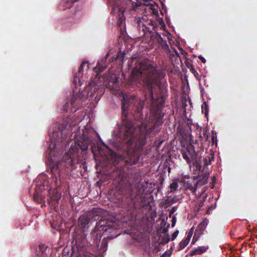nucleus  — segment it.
I'll return each mask as SVG.
<instances>
[{
    "label": "nucleus",
    "instance_id": "1a4fd4ad",
    "mask_svg": "<svg viewBox=\"0 0 257 257\" xmlns=\"http://www.w3.org/2000/svg\"><path fill=\"white\" fill-rule=\"evenodd\" d=\"M207 221L205 220L202 221L198 225L194 233L192 239V243L194 244L199 238L200 236L203 234L207 226Z\"/></svg>",
    "mask_w": 257,
    "mask_h": 257
},
{
    "label": "nucleus",
    "instance_id": "ddd939ff",
    "mask_svg": "<svg viewBox=\"0 0 257 257\" xmlns=\"http://www.w3.org/2000/svg\"><path fill=\"white\" fill-rule=\"evenodd\" d=\"M209 177V175L205 173L202 175H198L194 176L193 179L195 180L197 179V182L195 183L197 187H201L207 183Z\"/></svg>",
    "mask_w": 257,
    "mask_h": 257
},
{
    "label": "nucleus",
    "instance_id": "4468645a",
    "mask_svg": "<svg viewBox=\"0 0 257 257\" xmlns=\"http://www.w3.org/2000/svg\"><path fill=\"white\" fill-rule=\"evenodd\" d=\"M214 160V153L210 151L209 153H206L203 159V164L205 167L211 164L212 161Z\"/></svg>",
    "mask_w": 257,
    "mask_h": 257
},
{
    "label": "nucleus",
    "instance_id": "f8f14e48",
    "mask_svg": "<svg viewBox=\"0 0 257 257\" xmlns=\"http://www.w3.org/2000/svg\"><path fill=\"white\" fill-rule=\"evenodd\" d=\"M51 248L45 244H41L37 249V255L38 257H47L51 254Z\"/></svg>",
    "mask_w": 257,
    "mask_h": 257
},
{
    "label": "nucleus",
    "instance_id": "6e6552de",
    "mask_svg": "<svg viewBox=\"0 0 257 257\" xmlns=\"http://www.w3.org/2000/svg\"><path fill=\"white\" fill-rule=\"evenodd\" d=\"M84 68L88 69L89 68V63L88 61H83L78 68L77 72L74 73V78L73 82L75 85L78 84L81 86L82 83L80 80V78L83 76V72Z\"/></svg>",
    "mask_w": 257,
    "mask_h": 257
},
{
    "label": "nucleus",
    "instance_id": "39448f33",
    "mask_svg": "<svg viewBox=\"0 0 257 257\" xmlns=\"http://www.w3.org/2000/svg\"><path fill=\"white\" fill-rule=\"evenodd\" d=\"M189 156L192 159L193 165L195 166L196 169L200 172H203L204 168H202L200 158L194 150L193 146H191L186 149V151L182 152V157L183 159L188 163H190L191 160Z\"/></svg>",
    "mask_w": 257,
    "mask_h": 257
},
{
    "label": "nucleus",
    "instance_id": "393cba45",
    "mask_svg": "<svg viewBox=\"0 0 257 257\" xmlns=\"http://www.w3.org/2000/svg\"><path fill=\"white\" fill-rule=\"evenodd\" d=\"M178 187V184L176 181H173L170 185L171 191H175Z\"/></svg>",
    "mask_w": 257,
    "mask_h": 257
},
{
    "label": "nucleus",
    "instance_id": "9b49d317",
    "mask_svg": "<svg viewBox=\"0 0 257 257\" xmlns=\"http://www.w3.org/2000/svg\"><path fill=\"white\" fill-rule=\"evenodd\" d=\"M118 78L115 74L112 75L109 81L105 84L106 87L111 90H117L119 87Z\"/></svg>",
    "mask_w": 257,
    "mask_h": 257
},
{
    "label": "nucleus",
    "instance_id": "412c9836",
    "mask_svg": "<svg viewBox=\"0 0 257 257\" xmlns=\"http://www.w3.org/2000/svg\"><path fill=\"white\" fill-rule=\"evenodd\" d=\"M186 189L190 190L192 193H195L196 191L197 188H198L196 186V183L193 186L191 183L189 181H186L184 183Z\"/></svg>",
    "mask_w": 257,
    "mask_h": 257
},
{
    "label": "nucleus",
    "instance_id": "7c9ffc66",
    "mask_svg": "<svg viewBox=\"0 0 257 257\" xmlns=\"http://www.w3.org/2000/svg\"><path fill=\"white\" fill-rule=\"evenodd\" d=\"M193 74H194L195 77L198 79V80H200V78H201V76L198 74V73L197 72L196 70H195L193 73Z\"/></svg>",
    "mask_w": 257,
    "mask_h": 257
},
{
    "label": "nucleus",
    "instance_id": "4c0bfd02",
    "mask_svg": "<svg viewBox=\"0 0 257 257\" xmlns=\"http://www.w3.org/2000/svg\"><path fill=\"white\" fill-rule=\"evenodd\" d=\"M193 229H194L193 227L191 228L190 230L189 231V232L188 234L187 237H189V236H190V238L191 237L192 233H193Z\"/></svg>",
    "mask_w": 257,
    "mask_h": 257
},
{
    "label": "nucleus",
    "instance_id": "c756f323",
    "mask_svg": "<svg viewBox=\"0 0 257 257\" xmlns=\"http://www.w3.org/2000/svg\"><path fill=\"white\" fill-rule=\"evenodd\" d=\"M211 140H212V143L213 144H214L215 143L216 144H217V137H216V135H213L212 136Z\"/></svg>",
    "mask_w": 257,
    "mask_h": 257
},
{
    "label": "nucleus",
    "instance_id": "b1692460",
    "mask_svg": "<svg viewBox=\"0 0 257 257\" xmlns=\"http://www.w3.org/2000/svg\"><path fill=\"white\" fill-rule=\"evenodd\" d=\"M208 108H209V106H208V105L207 104V102L204 101L202 106V111H203L204 110H205V114L206 116L208 114Z\"/></svg>",
    "mask_w": 257,
    "mask_h": 257
},
{
    "label": "nucleus",
    "instance_id": "2f4dec72",
    "mask_svg": "<svg viewBox=\"0 0 257 257\" xmlns=\"http://www.w3.org/2000/svg\"><path fill=\"white\" fill-rule=\"evenodd\" d=\"M186 65L192 73L196 70L193 67L192 65L190 64L189 66V65L186 64Z\"/></svg>",
    "mask_w": 257,
    "mask_h": 257
},
{
    "label": "nucleus",
    "instance_id": "cd10ccee",
    "mask_svg": "<svg viewBox=\"0 0 257 257\" xmlns=\"http://www.w3.org/2000/svg\"><path fill=\"white\" fill-rule=\"evenodd\" d=\"M170 240V238L169 235H167L166 236H164L162 238L161 242L162 243H166L168 242Z\"/></svg>",
    "mask_w": 257,
    "mask_h": 257
},
{
    "label": "nucleus",
    "instance_id": "ea45409f",
    "mask_svg": "<svg viewBox=\"0 0 257 257\" xmlns=\"http://www.w3.org/2000/svg\"><path fill=\"white\" fill-rule=\"evenodd\" d=\"M165 41V40H164V39L162 37L161 38H160L159 40H158L157 42H158L159 44L160 45V44H161L162 42H163Z\"/></svg>",
    "mask_w": 257,
    "mask_h": 257
},
{
    "label": "nucleus",
    "instance_id": "7ed1b4c3",
    "mask_svg": "<svg viewBox=\"0 0 257 257\" xmlns=\"http://www.w3.org/2000/svg\"><path fill=\"white\" fill-rule=\"evenodd\" d=\"M109 56V53H107L105 57L101 59L97 63L96 66L94 70L97 73L93 80H91L86 86L84 91H81L75 93L74 91L72 98L71 99L70 108L71 112H75L78 108L82 106V102L87 97H91L95 96V100H99L100 97L104 92L103 87H101L96 81L99 78V73L102 72L106 67L108 64L107 59Z\"/></svg>",
    "mask_w": 257,
    "mask_h": 257
},
{
    "label": "nucleus",
    "instance_id": "f3484780",
    "mask_svg": "<svg viewBox=\"0 0 257 257\" xmlns=\"http://www.w3.org/2000/svg\"><path fill=\"white\" fill-rule=\"evenodd\" d=\"M178 200V199L176 196L171 197H168L166 199H165L163 200V205H165L166 206H170L172 205L173 203H176Z\"/></svg>",
    "mask_w": 257,
    "mask_h": 257
},
{
    "label": "nucleus",
    "instance_id": "de8ad7c7",
    "mask_svg": "<svg viewBox=\"0 0 257 257\" xmlns=\"http://www.w3.org/2000/svg\"><path fill=\"white\" fill-rule=\"evenodd\" d=\"M145 35V32H143V36Z\"/></svg>",
    "mask_w": 257,
    "mask_h": 257
},
{
    "label": "nucleus",
    "instance_id": "a18cd8bd",
    "mask_svg": "<svg viewBox=\"0 0 257 257\" xmlns=\"http://www.w3.org/2000/svg\"><path fill=\"white\" fill-rule=\"evenodd\" d=\"M174 51H175V53H176V54H178V52H177V51L175 49L174 50Z\"/></svg>",
    "mask_w": 257,
    "mask_h": 257
},
{
    "label": "nucleus",
    "instance_id": "dca6fc26",
    "mask_svg": "<svg viewBox=\"0 0 257 257\" xmlns=\"http://www.w3.org/2000/svg\"><path fill=\"white\" fill-rule=\"evenodd\" d=\"M208 249V247L205 246H199L197 248H195L193 250H192L190 251V255L193 256L196 254H201L204 252H205L206 250Z\"/></svg>",
    "mask_w": 257,
    "mask_h": 257
},
{
    "label": "nucleus",
    "instance_id": "37998d69",
    "mask_svg": "<svg viewBox=\"0 0 257 257\" xmlns=\"http://www.w3.org/2000/svg\"><path fill=\"white\" fill-rule=\"evenodd\" d=\"M163 231L164 232H166L167 231V230L166 228H164Z\"/></svg>",
    "mask_w": 257,
    "mask_h": 257
},
{
    "label": "nucleus",
    "instance_id": "49530a36",
    "mask_svg": "<svg viewBox=\"0 0 257 257\" xmlns=\"http://www.w3.org/2000/svg\"><path fill=\"white\" fill-rule=\"evenodd\" d=\"M51 226H52V227H53V228H54V227H54V226H53V224H51Z\"/></svg>",
    "mask_w": 257,
    "mask_h": 257
},
{
    "label": "nucleus",
    "instance_id": "f03ea898",
    "mask_svg": "<svg viewBox=\"0 0 257 257\" xmlns=\"http://www.w3.org/2000/svg\"><path fill=\"white\" fill-rule=\"evenodd\" d=\"M65 129L56 128L53 131L50 137L51 143L47 151L49 155L47 162L48 170L52 174V181L57 186L60 185L58 180L60 181V174L62 170L66 169L67 171H72L77 168L78 162L76 159L69 154H65L62 160L57 162L56 158L60 155V148L63 145V142L67 138Z\"/></svg>",
    "mask_w": 257,
    "mask_h": 257
},
{
    "label": "nucleus",
    "instance_id": "5701e85b",
    "mask_svg": "<svg viewBox=\"0 0 257 257\" xmlns=\"http://www.w3.org/2000/svg\"><path fill=\"white\" fill-rule=\"evenodd\" d=\"M160 47H161L162 49H163L165 51H167L169 50V47L167 43L166 40L162 42L161 44L159 45Z\"/></svg>",
    "mask_w": 257,
    "mask_h": 257
},
{
    "label": "nucleus",
    "instance_id": "72a5a7b5",
    "mask_svg": "<svg viewBox=\"0 0 257 257\" xmlns=\"http://www.w3.org/2000/svg\"><path fill=\"white\" fill-rule=\"evenodd\" d=\"M186 65L192 73L196 70L193 67L192 65L190 64L189 66V65L186 64Z\"/></svg>",
    "mask_w": 257,
    "mask_h": 257
},
{
    "label": "nucleus",
    "instance_id": "423d86ee",
    "mask_svg": "<svg viewBox=\"0 0 257 257\" xmlns=\"http://www.w3.org/2000/svg\"><path fill=\"white\" fill-rule=\"evenodd\" d=\"M94 211L92 212H90L87 214H84L81 215L78 220V225L82 229V230L79 233H76L75 235H74V240L75 239V237L83 232L86 236L87 235L85 233V229L88 227V224L90 222L91 219L94 220H97L99 219V217L98 215H94L93 214Z\"/></svg>",
    "mask_w": 257,
    "mask_h": 257
},
{
    "label": "nucleus",
    "instance_id": "a211bd4d",
    "mask_svg": "<svg viewBox=\"0 0 257 257\" xmlns=\"http://www.w3.org/2000/svg\"><path fill=\"white\" fill-rule=\"evenodd\" d=\"M45 197L40 195L36 191L33 195V199L34 201L39 204H45Z\"/></svg>",
    "mask_w": 257,
    "mask_h": 257
},
{
    "label": "nucleus",
    "instance_id": "a878e982",
    "mask_svg": "<svg viewBox=\"0 0 257 257\" xmlns=\"http://www.w3.org/2000/svg\"><path fill=\"white\" fill-rule=\"evenodd\" d=\"M108 246V242L106 239H103L102 240V242L101 243V248L105 250Z\"/></svg>",
    "mask_w": 257,
    "mask_h": 257
},
{
    "label": "nucleus",
    "instance_id": "2eb2a0df",
    "mask_svg": "<svg viewBox=\"0 0 257 257\" xmlns=\"http://www.w3.org/2000/svg\"><path fill=\"white\" fill-rule=\"evenodd\" d=\"M60 198L61 194L56 191L49 198L48 200V202L50 205L53 206L56 203H57L59 201Z\"/></svg>",
    "mask_w": 257,
    "mask_h": 257
},
{
    "label": "nucleus",
    "instance_id": "58836bf2",
    "mask_svg": "<svg viewBox=\"0 0 257 257\" xmlns=\"http://www.w3.org/2000/svg\"><path fill=\"white\" fill-rule=\"evenodd\" d=\"M162 38V37H161V35L159 33H157L156 34V38L157 39V41L158 40H159L160 38Z\"/></svg>",
    "mask_w": 257,
    "mask_h": 257
},
{
    "label": "nucleus",
    "instance_id": "79ce46f5",
    "mask_svg": "<svg viewBox=\"0 0 257 257\" xmlns=\"http://www.w3.org/2000/svg\"><path fill=\"white\" fill-rule=\"evenodd\" d=\"M154 14H158V11L157 10H156L155 11H154Z\"/></svg>",
    "mask_w": 257,
    "mask_h": 257
},
{
    "label": "nucleus",
    "instance_id": "4be33fe9",
    "mask_svg": "<svg viewBox=\"0 0 257 257\" xmlns=\"http://www.w3.org/2000/svg\"><path fill=\"white\" fill-rule=\"evenodd\" d=\"M190 240V236L186 237L184 240H182L179 243V250H181L184 248L189 243Z\"/></svg>",
    "mask_w": 257,
    "mask_h": 257
},
{
    "label": "nucleus",
    "instance_id": "bb28decb",
    "mask_svg": "<svg viewBox=\"0 0 257 257\" xmlns=\"http://www.w3.org/2000/svg\"><path fill=\"white\" fill-rule=\"evenodd\" d=\"M205 200V198L203 199L202 200H200L198 202V211H199L200 209H201V208L203 206L204 202Z\"/></svg>",
    "mask_w": 257,
    "mask_h": 257
},
{
    "label": "nucleus",
    "instance_id": "aec40b11",
    "mask_svg": "<svg viewBox=\"0 0 257 257\" xmlns=\"http://www.w3.org/2000/svg\"><path fill=\"white\" fill-rule=\"evenodd\" d=\"M78 0H63L61 2V5L63 8V9L65 10L66 9H70L72 4L78 1Z\"/></svg>",
    "mask_w": 257,
    "mask_h": 257
},
{
    "label": "nucleus",
    "instance_id": "09e8293b",
    "mask_svg": "<svg viewBox=\"0 0 257 257\" xmlns=\"http://www.w3.org/2000/svg\"><path fill=\"white\" fill-rule=\"evenodd\" d=\"M161 257H164V255H162Z\"/></svg>",
    "mask_w": 257,
    "mask_h": 257
},
{
    "label": "nucleus",
    "instance_id": "0eeeda50",
    "mask_svg": "<svg viewBox=\"0 0 257 257\" xmlns=\"http://www.w3.org/2000/svg\"><path fill=\"white\" fill-rule=\"evenodd\" d=\"M89 146V141H84L83 142L78 141L75 142L73 146H72L69 151L66 154H69L71 157L76 159L78 162V151L79 150L86 151L88 149Z\"/></svg>",
    "mask_w": 257,
    "mask_h": 257
},
{
    "label": "nucleus",
    "instance_id": "c85d7f7f",
    "mask_svg": "<svg viewBox=\"0 0 257 257\" xmlns=\"http://www.w3.org/2000/svg\"><path fill=\"white\" fill-rule=\"evenodd\" d=\"M69 106V102L67 101L65 103V104L63 106V109L64 111L67 112L68 111V108Z\"/></svg>",
    "mask_w": 257,
    "mask_h": 257
},
{
    "label": "nucleus",
    "instance_id": "6ab92c4d",
    "mask_svg": "<svg viewBox=\"0 0 257 257\" xmlns=\"http://www.w3.org/2000/svg\"><path fill=\"white\" fill-rule=\"evenodd\" d=\"M125 53L121 51H119L117 54L111 58L112 61H114L117 60H119L120 62L122 63L124 57Z\"/></svg>",
    "mask_w": 257,
    "mask_h": 257
},
{
    "label": "nucleus",
    "instance_id": "c03bdc74",
    "mask_svg": "<svg viewBox=\"0 0 257 257\" xmlns=\"http://www.w3.org/2000/svg\"><path fill=\"white\" fill-rule=\"evenodd\" d=\"M162 23L163 25H164V22H163V20H161V22H160V24Z\"/></svg>",
    "mask_w": 257,
    "mask_h": 257
},
{
    "label": "nucleus",
    "instance_id": "f257e3e1",
    "mask_svg": "<svg viewBox=\"0 0 257 257\" xmlns=\"http://www.w3.org/2000/svg\"><path fill=\"white\" fill-rule=\"evenodd\" d=\"M165 73L161 70H158L148 59L139 60L135 63L131 73L133 81L144 84L148 89V94H145V101L150 102V111L154 117V124L148 128L144 125V131L139 128L140 134L138 141L133 147L136 138V131L133 121L127 117V113L131 110L136 119L142 118L143 109L145 103L143 100H138L135 95H125L123 96L121 105V123L117 124V129L113 133V136L120 143V147L124 152V165L117 169L112 174L114 181L118 184V193L121 195L119 200L128 209L136 208V199L141 198L145 191L144 187L141 184L131 183L125 172L127 166L135 165L140 159V155L144 146L146 143L147 135L154 132L159 131L164 122V113L162 109L164 107L165 96L164 94L159 96L156 99L153 97V88L157 86L163 91H166V81L164 79Z\"/></svg>",
    "mask_w": 257,
    "mask_h": 257
},
{
    "label": "nucleus",
    "instance_id": "a19ab883",
    "mask_svg": "<svg viewBox=\"0 0 257 257\" xmlns=\"http://www.w3.org/2000/svg\"><path fill=\"white\" fill-rule=\"evenodd\" d=\"M175 222H176L175 218H173L172 219V226H174L175 225Z\"/></svg>",
    "mask_w": 257,
    "mask_h": 257
},
{
    "label": "nucleus",
    "instance_id": "473e14b6",
    "mask_svg": "<svg viewBox=\"0 0 257 257\" xmlns=\"http://www.w3.org/2000/svg\"><path fill=\"white\" fill-rule=\"evenodd\" d=\"M186 65L192 73L196 70L193 67L192 65L190 64L189 66V65L186 64Z\"/></svg>",
    "mask_w": 257,
    "mask_h": 257
},
{
    "label": "nucleus",
    "instance_id": "f704fd0d",
    "mask_svg": "<svg viewBox=\"0 0 257 257\" xmlns=\"http://www.w3.org/2000/svg\"><path fill=\"white\" fill-rule=\"evenodd\" d=\"M178 233H179L178 230L175 231L172 235V239L174 240L176 238V237L177 236Z\"/></svg>",
    "mask_w": 257,
    "mask_h": 257
},
{
    "label": "nucleus",
    "instance_id": "20e7f679",
    "mask_svg": "<svg viewBox=\"0 0 257 257\" xmlns=\"http://www.w3.org/2000/svg\"><path fill=\"white\" fill-rule=\"evenodd\" d=\"M91 238L88 240L86 238V235L82 232L75 237V245L77 252L73 251L72 257H95L94 255L87 251L88 243L91 245L97 244L99 242L97 233L93 231L91 233Z\"/></svg>",
    "mask_w": 257,
    "mask_h": 257
},
{
    "label": "nucleus",
    "instance_id": "e433bc0d",
    "mask_svg": "<svg viewBox=\"0 0 257 257\" xmlns=\"http://www.w3.org/2000/svg\"><path fill=\"white\" fill-rule=\"evenodd\" d=\"M177 207L174 206L170 210V213L173 214L177 210Z\"/></svg>",
    "mask_w": 257,
    "mask_h": 257
},
{
    "label": "nucleus",
    "instance_id": "c9c22d12",
    "mask_svg": "<svg viewBox=\"0 0 257 257\" xmlns=\"http://www.w3.org/2000/svg\"><path fill=\"white\" fill-rule=\"evenodd\" d=\"M198 58L201 61V62L202 63H205L206 62L205 59L202 56H201V55L199 56Z\"/></svg>",
    "mask_w": 257,
    "mask_h": 257
},
{
    "label": "nucleus",
    "instance_id": "9d476101",
    "mask_svg": "<svg viewBox=\"0 0 257 257\" xmlns=\"http://www.w3.org/2000/svg\"><path fill=\"white\" fill-rule=\"evenodd\" d=\"M115 223L114 221L109 220H100L97 223V226L101 228V231L107 232L110 229H112Z\"/></svg>",
    "mask_w": 257,
    "mask_h": 257
}]
</instances>
